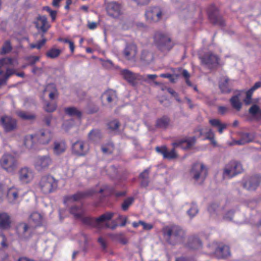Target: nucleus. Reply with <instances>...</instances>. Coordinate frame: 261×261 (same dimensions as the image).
I'll list each match as a JSON object with an SVG mask.
<instances>
[{"label": "nucleus", "mask_w": 261, "mask_h": 261, "mask_svg": "<svg viewBox=\"0 0 261 261\" xmlns=\"http://www.w3.org/2000/svg\"><path fill=\"white\" fill-rule=\"evenodd\" d=\"M162 232L166 242L170 245L181 244L185 241L186 231L178 225H167L163 228Z\"/></svg>", "instance_id": "f257e3e1"}, {"label": "nucleus", "mask_w": 261, "mask_h": 261, "mask_svg": "<svg viewBox=\"0 0 261 261\" xmlns=\"http://www.w3.org/2000/svg\"><path fill=\"white\" fill-rule=\"evenodd\" d=\"M153 43L161 52L167 53L174 46V43L166 34L161 32H156L153 36Z\"/></svg>", "instance_id": "f03ea898"}, {"label": "nucleus", "mask_w": 261, "mask_h": 261, "mask_svg": "<svg viewBox=\"0 0 261 261\" xmlns=\"http://www.w3.org/2000/svg\"><path fill=\"white\" fill-rule=\"evenodd\" d=\"M208 174L205 166L201 163H195L191 167L190 175L197 185H201L204 181Z\"/></svg>", "instance_id": "7ed1b4c3"}, {"label": "nucleus", "mask_w": 261, "mask_h": 261, "mask_svg": "<svg viewBox=\"0 0 261 261\" xmlns=\"http://www.w3.org/2000/svg\"><path fill=\"white\" fill-rule=\"evenodd\" d=\"M58 180L50 175L42 176L39 183V188L44 194L55 192L58 188Z\"/></svg>", "instance_id": "20e7f679"}, {"label": "nucleus", "mask_w": 261, "mask_h": 261, "mask_svg": "<svg viewBox=\"0 0 261 261\" xmlns=\"http://www.w3.org/2000/svg\"><path fill=\"white\" fill-rule=\"evenodd\" d=\"M243 168L240 163L231 161L226 164L223 172V178L229 179L242 173Z\"/></svg>", "instance_id": "39448f33"}, {"label": "nucleus", "mask_w": 261, "mask_h": 261, "mask_svg": "<svg viewBox=\"0 0 261 261\" xmlns=\"http://www.w3.org/2000/svg\"><path fill=\"white\" fill-rule=\"evenodd\" d=\"M1 167L9 173H13L18 167L16 158L10 154H5L0 159Z\"/></svg>", "instance_id": "423d86ee"}, {"label": "nucleus", "mask_w": 261, "mask_h": 261, "mask_svg": "<svg viewBox=\"0 0 261 261\" xmlns=\"http://www.w3.org/2000/svg\"><path fill=\"white\" fill-rule=\"evenodd\" d=\"M208 16L210 21L214 25L220 27L226 26L225 19L220 14L218 9L214 5H211L208 9Z\"/></svg>", "instance_id": "0eeeda50"}, {"label": "nucleus", "mask_w": 261, "mask_h": 261, "mask_svg": "<svg viewBox=\"0 0 261 261\" xmlns=\"http://www.w3.org/2000/svg\"><path fill=\"white\" fill-rule=\"evenodd\" d=\"M243 188L248 191H255L261 183V175H253L243 178L242 182Z\"/></svg>", "instance_id": "6e6552de"}, {"label": "nucleus", "mask_w": 261, "mask_h": 261, "mask_svg": "<svg viewBox=\"0 0 261 261\" xmlns=\"http://www.w3.org/2000/svg\"><path fill=\"white\" fill-rule=\"evenodd\" d=\"M53 161L48 154L38 156L35 161V168L38 171L47 170L53 164Z\"/></svg>", "instance_id": "1a4fd4ad"}, {"label": "nucleus", "mask_w": 261, "mask_h": 261, "mask_svg": "<svg viewBox=\"0 0 261 261\" xmlns=\"http://www.w3.org/2000/svg\"><path fill=\"white\" fill-rule=\"evenodd\" d=\"M0 125L2 126L4 132L10 133L17 129V122L15 119L11 117L4 116L0 119Z\"/></svg>", "instance_id": "9d476101"}, {"label": "nucleus", "mask_w": 261, "mask_h": 261, "mask_svg": "<svg viewBox=\"0 0 261 261\" xmlns=\"http://www.w3.org/2000/svg\"><path fill=\"white\" fill-rule=\"evenodd\" d=\"M200 59L202 64L210 69L215 68L219 64V57L211 52L205 53L200 58Z\"/></svg>", "instance_id": "9b49d317"}, {"label": "nucleus", "mask_w": 261, "mask_h": 261, "mask_svg": "<svg viewBox=\"0 0 261 261\" xmlns=\"http://www.w3.org/2000/svg\"><path fill=\"white\" fill-rule=\"evenodd\" d=\"M106 11L110 16L115 18H118L122 14L121 5L115 2L109 3L106 6Z\"/></svg>", "instance_id": "f8f14e48"}, {"label": "nucleus", "mask_w": 261, "mask_h": 261, "mask_svg": "<svg viewBox=\"0 0 261 261\" xmlns=\"http://www.w3.org/2000/svg\"><path fill=\"white\" fill-rule=\"evenodd\" d=\"M162 12L158 7H151L146 11L145 16L146 19L149 22H158L162 17Z\"/></svg>", "instance_id": "ddd939ff"}, {"label": "nucleus", "mask_w": 261, "mask_h": 261, "mask_svg": "<svg viewBox=\"0 0 261 261\" xmlns=\"http://www.w3.org/2000/svg\"><path fill=\"white\" fill-rule=\"evenodd\" d=\"M195 137H186L172 143L174 148L180 147L185 150L191 148L196 143Z\"/></svg>", "instance_id": "4468645a"}, {"label": "nucleus", "mask_w": 261, "mask_h": 261, "mask_svg": "<svg viewBox=\"0 0 261 261\" xmlns=\"http://www.w3.org/2000/svg\"><path fill=\"white\" fill-rule=\"evenodd\" d=\"M137 54V47L134 43L126 44L123 51V54L125 59L133 62L136 61V56Z\"/></svg>", "instance_id": "2eb2a0df"}, {"label": "nucleus", "mask_w": 261, "mask_h": 261, "mask_svg": "<svg viewBox=\"0 0 261 261\" xmlns=\"http://www.w3.org/2000/svg\"><path fill=\"white\" fill-rule=\"evenodd\" d=\"M88 150L86 144L82 141H77L72 145V152L79 156L85 155Z\"/></svg>", "instance_id": "dca6fc26"}, {"label": "nucleus", "mask_w": 261, "mask_h": 261, "mask_svg": "<svg viewBox=\"0 0 261 261\" xmlns=\"http://www.w3.org/2000/svg\"><path fill=\"white\" fill-rule=\"evenodd\" d=\"M155 150L159 153L163 155L164 159L168 160H172L177 157V154L175 152V148H173L170 151H168L166 146L155 147Z\"/></svg>", "instance_id": "f3484780"}, {"label": "nucleus", "mask_w": 261, "mask_h": 261, "mask_svg": "<svg viewBox=\"0 0 261 261\" xmlns=\"http://www.w3.org/2000/svg\"><path fill=\"white\" fill-rule=\"evenodd\" d=\"M215 255L218 258H226L230 255V249L228 246L221 244L216 248Z\"/></svg>", "instance_id": "a211bd4d"}, {"label": "nucleus", "mask_w": 261, "mask_h": 261, "mask_svg": "<svg viewBox=\"0 0 261 261\" xmlns=\"http://www.w3.org/2000/svg\"><path fill=\"white\" fill-rule=\"evenodd\" d=\"M37 22L35 23V24L38 31L47 32L50 28V25L47 23L46 17L44 15H39L37 17Z\"/></svg>", "instance_id": "6ab92c4d"}, {"label": "nucleus", "mask_w": 261, "mask_h": 261, "mask_svg": "<svg viewBox=\"0 0 261 261\" xmlns=\"http://www.w3.org/2000/svg\"><path fill=\"white\" fill-rule=\"evenodd\" d=\"M202 242L196 236H190L188 239L186 246L192 250H197L202 247Z\"/></svg>", "instance_id": "aec40b11"}, {"label": "nucleus", "mask_w": 261, "mask_h": 261, "mask_svg": "<svg viewBox=\"0 0 261 261\" xmlns=\"http://www.w3.org/2000/svg\"><path fill=\"white\" fill-rule=\"evenodd\" d=\"M255 136V134L253 133H241L240 134V139L236 141L235 143L239 145L249 143L253 141Z\"/></svg>", "instance_id": "412c9836"}, {"label": "nucleus", "mask_w": 261, "mask_h": 261, "mask_svg": "<svg viewBox=\"0 0 261 261\" xmlns=\"http://www.w3.org/2000/svg\"><path fill=\"white\" fill-rule=\"evenodd\" d=\"M35 137L38 139V142L42 144L48 143L51 139L50 133L48 130H44L39 132L37 134L35 135Z\"/></svg>", "instance_id": "4be33fe9"}, {"label": "nucleus", "mask_w": 261, "mask_h": 261, "mask_svg": "<svg viewBox=\"0 0 261 261\" xmlns=\"http://www.w3.org/2000/svg\"><path fill=\"white\" fill-rule=\"evenodd\" d=\"M11 221L9 215L5 212H0V229H8L11 227Z\"/></svg>", "instance_id": "5701e85b"}, {"label": "nucleus", "mask_w": 261, "mask_h": 261, "mask_svg": "<svg viewBox=\"0 0 261 261\" xmlns=\"http://www.w3.org/2000/svg\"><path fill=\"white\" fill-rule=\"evenodd\" d=\"M15 74V70L13 68H7L5 73L3 70H0V88L2 86L7 85V81L12 75Z\"/></svg>", "instance_id": "b1692460"}, {"label": "nucleus", "mask_w": 261, "mask_h": 261, "mask_svg": "<svg viewBox=\"0 0 261 261\" xmlns=\"http://www.w3.org/2000/svg\"><path fill=\"white\" fill-rule=\"evenodd\" d=\"M232 86V83L227 77H225L219 82V87L223 93H230L231 91Z\"/></svg>", "instance_id": "393cba45"}, {"label": "nucleus", "mask_w": 261, "mask_h": 261, "mask_svg": "<svg viewBox=\"0 0 261 261\" xmlns=\"http://www.w3.org/2000/svg\"><path fill=\"white\" fill-rule=\"evenodd\" d=\"M123 77L129 83L134 85L135 81L138 79L139 75L135 73L128 69H123L121 71Z\"/></svg>", "instance_id": "a878e982"}, {"label": "nucleus", "mask_w": 261, "mask_h": 261, "mask_svg": "<svg viewBox=\"0 0 261 261\" xmlns=\"http://www.w3.org/2000/svg\"><path fill=\"white\" fill-rule=\"evenodd\" d=\"M89 195L87 192H79L72 195H68L64 197V203L78 201Z\"/></svg>", "instance_id": "bb28decb"}, {"label": "nucleus", "mask_w": 261, "mask_h": 261, "mask_svg": "<svg viewBox=\"0 0 261 261\" xmlns=\"http://www.w3.org/2000/svg\"><path fill=\"white\" fill-rule=\"evenodd\" d=\"M32 174V171L29 168H22L19 172L20 181L23 183H28L31 179Z\"/></svg>", "instance_id": "cd10ccee"}, {"label": "nucleus", "mask_w": 261, "mask_h": 261, "mask_svg": "<svg viewBox=\"0 0 261 261\" xmlns=\"http://www.w3.org/2000/svg\"><path fill=\"white\" fill-rule=\"evenodd\" d=\"M170 122V118L167 116L164 115L156 120L155 126L158 128L166 129L169 127Z\"/></svg>", "instance_id": "c85d7f7f"}, {"label": "nucleus", "mask_w": 261, "mask_h": 261, "mask_svg": "<svg viewBox=\"0 0 261 261\" xmlns=\"http://www.w3.org/2000/svg\"><path fill=\"white\" fill-rule=\"evenodd\" d=\"M150 168L145 169L139 175V178L141 180L140 186L142 188H146L149 184V175Z\"/></svg>", "instance_id": "c756f323"}, {"label": "nucleus", "mask_w": 261, "mask_h": 261, "mask_svg": "<svg viewBox=\"0 0 261 261\" xmlns=\"http://www.w3.org/2000/svg\"><path fill=\"white\" fill-rule=\"evenodd\" d=\"M102 138V133L99 129H93L88 134V139L94 142L100 141Z\"/></svg>", "instance_id": "7c9ffc66"}, {"label": "nucleus", "mask_w": 261, "mask_h": 261, "mask_svg": "<svg viewBox=\"0 0 261 261\" xmlns=\"http://www.w3.org/2000/svg\"><path fill=\"white\" fill-rule=\"evenodd\" d=\"M236 95H233L230 99V102L232 107L237 111H240L242 108V103L239 100L241 93L240 91H236Z\"/></svg>", "instance_id": "2f4dec72"}, {"label": "nucleus", "mask_w": 261, "mask_h": 261, "mask_svg": "<svg viewBox=\"0 0 261 261\" xmlns=\"http://www.w3.org/2000/svg\"><path fill=\"white\" fill-rule=\"evenodd\" d=\"M65 114L69 116L76 117L78 119H81L82 116V113L77 108L74 107H70L64 109Z\"/></svg>", "instance_id": "473e14b6"}, {"label": "nucleus", "mask_w": 261, "mask_h": 261, "mask_svg": "<svg viewBox=\"0 0 261 261\" xmlns=\"http://www.w3.org/2000/svg\"><path fill=\"white\" fill-rule=\"evenodd\" d=\"M211 125L214 127L218 128V130L220 134H222L224 129H226L227 125L226 123H222L219 119H213L209 121Z\"/></svg>", "instance_id": "72a5a7b5"}, {"label": "nucleus", "mask_w": 261, "mask_h": 261, "mask_svg": "<svg viewBox=\"0 0 261 261\" xmlns=\"http://www.w3.org/2000/svg\"><path fill=\"white\" fill-rule=\"evenodd\" d=\"M208 211L211 216L219 215L223 211V208L220 206L218 203H213L208 207Z\"/></svg>", "instance_id": "f704fd0d"}, {"label": "nucleus", "mask_w": 261, "mask_h": 261, "mask_svg": "<svg viewBox=\"0 0 261 261\" xmlns=\"http://www.w3.org/2000/svg\"><path fill=\"white\" fill-rule=\"evenodd\" d=\"M66 146L64 142H55L54 146V152L57 155H59L66 150Z\"/></svg>", "instance_id": "c9c22d12"}, {"label": "nucleus", "mask_w": 261, "mask_h": 261, "mask_svg": "<svg viewBox=\"0 0 261 261\" xmlns=\"http://www.w3.org/2000/svg\"><path fill=\"white\" fill-rule=\"evenodd\" d=\"M114 214L111 212H107L100 215L99 217L96 218L97 227H99V224L102 222H107L112 219Z\"/></svg>", "instance_id": "e433bc0d"}, {"label": "nucleus", "mask_w": 261, "mask_h": 261, "mask_svg": "<svg viewBox=\"0 0 261 261\" xmlns=\"http://www.w3.org/2000/svg\"><path fill=\"white\" fill-rule=\"evenodd\" d=\"M70 213L73 215L76 219H79L83 215L84 211L81 205H74L71 206L69 210Z\"/></svg>", "instance_id": "4c0bfd02"}, {"label": "nucleus", "mask_w": 261, "mask_h": 261, "mask_svg": "<svg viewBox=\"0 0 261 261\" xmlns=\"http://www.w3.org/2000/svg\"><path fill=\"white\" fill-rule=\"evenodd\" d=\"M83 223V224L91 226L92 227H97L96 218H93L91 217H85L83 215L81 216V217L79 218Z\"/></svg>", "instance_id": "58836bf2"}, {"label": "nucleus", "mask_w": 261, "mask_h": 261, "mask_svg": "<svg viewBox=\"0 0 261 261\" xmlns=\"http://www.w3.org/2000/svg\"><path fill=\"white\" fill-rule=\"evenodd\" d=\"M61 53V49L52 47L46 52L45 55L47 58L53 59L57 58Z\"/></svg>", "instance_id": "ea45409f"}, {"label": "nucleus", "mask_w": 261, "mask_h": 261, "mask_svg": "<svg viewBox=\"0 0 261 261\" xmlns=\"http://www.w3.org/2000/svg\"><path fill=\"white\" fill-rule=\"evenodd\" d=\"M7 196L12 203H14L18 197V190L14 188H10L7 192Z\"/></svg>", "instance_id": "a19ab883"}, {"label": "nucleus", "mask_w": 261, "mask_h": 261, "mask_svg": "<svg viewBox=\"0 0 261 261\" xmlns=\"http://www.w3.org/2000/svg\"><path fill=\"white\" fill-rule=\"evenodd\" d=\"M16 114L19 117L24 120H32L36 118L35 114L25 111H18Z\"/></svg>", "instance_id": "79ce46f5"}, {"label": "nucleus", "mask_w": 261, "mask_h": 261, "mask_svg": "<svg viewBox=\"0 0 261 261\" xmlns=\"http://www.w3.org/2000/svg\"><path fill=\"white\" fill-rule=\"evenodd\" d=\"M30 221L34 223L36 226L40 225L42 223V217L40 214L37 212H33L30 217Z\"/></svg>", "instance_id": "37998d69"}, {"label": "nucleus", "mask_w": 261, "mask_h": 261, "mask_svg": "<svg viewBox=\"0 0 261 261\" xmlns=\"http://www.w3.org/2000/svg\"><path fill=\"white\" fill-rule=\"evenodd\" d=\"M135 198L133 197H129L125 199L121 204V209L123 211H127L130 206L134 202Z\"/></svg>", "instance_id": "c03bdc74"}, {"label": "nucleus", "mask_w": 261, "mask_h": 261, "mask_svg": "<svg viewBox=\"0 0 261 261\" xmlns=\"http://www.w3.org/2000/svg\"><path fill=\"white\" fill-rule=\"evenodd\" d=\"M37 139L35 135H28L24 139V144L28 148H32L34 144V140Z\"/></svg>", "instance_id": "a18cd8bd"}, {"label": "nucleus", "mask_w": 261, "mask_h": 261, "mask_svg": "<svg viewBox=\"0 0 261 261\" xmlns=\"http://www.w3.org/2000/svg\"><path fill=\"white\" fill-rule=\"evenodd\" d=\"M12 49V46L10 41L7 40L4 42L2 47V49L0 51V55H4L8 54L11 51Z\"/></svg>", "instance_id": "49530a36"}, {"label": "nucleus", "mask_w": 261, "mask_h": 261, "mask_svg": "<svg viewBox=\"0 0 261 261\" xmlns=\"http://www.w3.org/2000/svg\"><path fill=\"white\" fill-rule=\"evenodd\" d=\"M29 227L28 225L25 223H19L16 228V230L19 236H23L28 231Z\"/></svg>", "instance_id": "de8ad7c7"}, {"label": "nucleus", "mask_w": 261, "mask_h": 261, "mask_svg": "<svg viewBox=\"0 0 261 261\" xmlns=\"http://www.w3.org/2000/svg\"><path fill=\"white\" fill-rule=\"evenodd\" d=\"M198 213V209L196 203L192 202L191 203V207L188 210L187 214L191 218L195 217Z\"/></svg>", "instance_id": "09e8293b"}, {"label": "nucleus", "mask_w": 261, "mask_h": 261, "mask_svg": "<svg viewBox=\"0 0 261 261\" xmlns=\"http://www.w3.org/2000/svg\"><path fill=\"white\" fill-rule=\"evenodd\" d=\"M103 96L106 97L108 102L110 103L116 97V94L115 91L110 90L104 93Z\"/></svg>", "instance_id": "8fccbe9b"}, {"label": "nucleus", "mask_w": 261, "mask_h": 261, "mask_svg": "<svg viewBox=\"0 0 261 261\" xmlns=\"http://www.w3.org/2000/svg\"><path fill=\"white\" fill-rule=\"evenodd\" d=\"M152 54L147 50H143L141 55V60L146 63H149L152 59Z\"/></svg>", "instance_id": "3c124183"}, {"label": "nucleus", "mask_w": 261, "mask_h": 261, "mask_svg": "<svg viewBox=\"0 0 261 261\" xmlns=\"http://www.w3.org/2000/svg\"><path fill=\"white\" fill-rule=\"evenodd\" d=\"M181 74L185 79V82L187 85L189 87H192L193 84L190 81L189 79L190 77V74L189 72L186 69H181Z\"/></svg>", "instance_id": "603ef678"}, {"label": "nucleus", "mask_w": 261, "mask_h": 261, "mask_svg": "<svg viewBox=\"0 0 261 261\" xmlns=\"http://www.w3.org/2000/svg\"><path fill=\"white\" fill-rule=\"evenodd\" d=\"M13 60L11 58H3L0 59V69L5 65H12Z\"/></svg>", "instance_id": "864d4df0"}, {"label": "nucleus", "mask_w": 261, "mask_h": 261, "mask_svg": "<svg viewBox=\"0 0 261 261\" xmlns=\"http://www.w3.org/2000/svg\"><path fill=\"white\" fill-rule=\"evenodd\" d=\"M115 239L118 240L120 243L126 245L128 243V240L125 237L123 233H119L115 235Z\"/></svg>", "instance_id": "5fc2aeb1"}, {"label": "nucleus", "mask_w": 261, "mask_h": 261, "mask_svg": "<svg viewBox=\"0 0 261 261\" xmlns=\"http://www.w3.org/2000/svg\"><path fill=\"white\" fill-rule=\"evenodd\" d=\"M206 130L205 132H203L202 130H200V136L204 135L205 139L207 140L212 139L213 138H215V134L211 129H206Z\"/></svg>", "instance_id": "6e6d98bb"}, {"label": "nucleus", "mask_w": 261, "mask_h": 261, "mask_svg": "<svg viewBox=\"0 0 261 261\" xmlns=\"http://www.w3.org/2000/svg\"><path fill=\"white\" fill-rule=\"evenodd\" d=\"M114 148V144L113 143H109L107 146L102 145L101 147V151L104 153L111 154L113 152Z\"/></svg>", "instance_id": "4d7b16f0"}, {"label": "nucleus", "mask_w": 261, "mask_h": 261, "mask_svg": "<svg viewBox=\"0 0 261 261\" xmlns=\"http://www.w3.org/2000/svg\"><path fill=\"white\" fill-rule=\"evenodd\" d=\"M57 106L55 103H51L49 102H46L44 107V110L49 113L53 112L56 110Z\"/></svg>", "instance_id": "13d9d810"}, {"label": "nucleus", "mask_w": 261, "mask_h": 261, "mask_svg": "<svg viewBox=\"0 0 261 261\" xmlns=\"http://www.w3.org/2000/svg\"><path fill=\"white\" fill-rule=\"evenodd\" d=\"M47 39L43 38L41 40L38 41L36 43H33L30 45L31 48H37L38 49H40L46 42Z\"/></svg>", "instance_id": "bf43d9fd"}, {"label": "nucleus", "mask_w": 261, "mask_h": 261, "mask_svg": "<svg viewBox=\"0 0 261 261\" xmlns=\"http://www.w3.org/2000/svg\"><path fill=\"white\" fill-rule=\"evenodd\" d=\"M40 57L38 56H32L26 58V60L28 61V65L34 66L35 63L39 61Z\"/></svg>", "instance_id": "052dcab7"}, {"label": "nucleus", "mask_w": 261, "mask_h": 261, "mask_svg": "<svg viewBox=\"0 0 261 261\" xmlns=\"http://www.w3.org/2000/svg\"><path fill=\"white\" fill-rule=\"evenodd\" d=\"M120 123L118 120H114L108 123V127L112 130H116L119 128Z\"/></svg>", "instance_id": "680f3d73"}, {"label": "nucleus", "mask_w": 261, "mask_h": 261, "mask_svg": "<svg viewBox=\"0 0 261 261\" xmlns=\"http://www.w3.org/2000/svg\"><path fill=\"white\" fill-rule=\"evenodd\" d=\"M260 109L259 107L256 105H253L249 109V113L253 116L259 114Z\"/></svg>", "instance_id": "e2e57ef3"}, {"label": "nucleus", "mask_w": 261, "mask_h": 261, "mask_svg": "<svg viewBox=\"0 0 261 261\" xmlns=\"http://www.w3.org/2000/svg\"><path fill=\"white\" fill-rule=\"evenodd\" d=\"M6 241L5 236L2 233H0V249L7 247Z\"/></svg>", "instance_id": "0e129e2a"}, {"label": "nucleus", "mask_w": 261, "mask_h": 261, "mask_svg": "<svg viewBox=\"0 0 261 261\" xmlns=\"http://www.w3.org/2000/svg\"><path fill=\"white\" fill-rule=\"evenodd\" d=\"M127 219V218L126 217H124L122 215H119L118 218L115 221H121V222L119 224V226L123 227L125 226L126 224Z\"/></svg>", "instance_id": "69168bd1"}, {"label": "nucleus", "mask_w": 261, "mask_h": 261, "mask_svg": "<svg viewBox=\"0 0 261 261\" xmlns=\"http://www.w3.org/2000/svg\"><path fill=\"white\" fill-rule=\"evenodd\" d=\"M253 92L251 91L250 89L246 92V97L244 99V102L246 105H249L251 103V99Z\"/></svg>", "instance_id": "338daca9"}, {"label": "nucleus", "mask_w": 261, "mask_h": 261, "mask_svg": "<svg viewBox=\"0 0 261 261\" xmlns=\"http://www.w3.org/2000/svg\"><path fill=\"white\" fill-rule=\"evenodd\" d=\"M167 91L172 96H173L175 99L179 102H181V100L179 97L178 94L172 88H169L167 89Z\"/></svg>", "instance_id": "774afa93"}]
</instances>
